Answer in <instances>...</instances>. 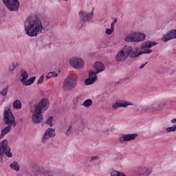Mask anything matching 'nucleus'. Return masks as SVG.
I'll use <instances>...</instances> for the list:
<instances>
[{
    "label": "nucleus",
    "mask_w": 176,
    "mask_h": 176,
    "mask_svg": "<svg viewBox=\"0 0 176 176\" xmlns=\"http://www.w3.org/2000/svg\"><path fill=\"white\" fill-rule=\"evenodd\" d=\"M24 27L27 35L32 38L38 36L43 31L52 30V24L45 22L43 25L42 21L37 16L28 17L25 21Z\"/></svg>",
    "instance_id": "obj_1"
},
{
    "label": "nucleus",
    "mask_w": 176,
    "mask_h": 176,
    "mask_svg": "<svg viewBox=\"0 0 176 176\" xmlns=\"http://www.w3.org/2000/svg\"><path fill=\"white\" fill-rule=\"evenodd\" d=\"M50 102L47 98H43L38 103L36 104L34 107V111L32 122L34 124H39L43 122V112L49 108Z\"/></svg>",
    "instance_id": "obj_2"
},
{
    "label": "nucleus",
    "mask_w": 176,
    "mask_h": 176,
    "mask_svg": "<svg viewBox=\"0 0 176 176\" xmlns=\"http://www.w3.org/2000/svg\"><path fill=\"white\" fill-rule=\"evenodd\" d=\"M78 80V76L66 77L63 83V89L64 91L68 92L74 90L76 87Z\"/></svg>",
    "instance_id": "obj_3"
},
{
    "label": "nucleus",
    "mask_w": 176,
    "mask_h": 176,
    "mask_svg": "<svg viewBox=\"0 0 176 176\" xmlns=\"http://www.w3.org/2000/svg\"><path fill=\"white\" fill-rule=\"evenodd\" d=\"M133 52V47L125 45L124 47L118 52L116 60L118 63L126 61L127 58L130 56V53Z\"/></svg>",
    "instance_id": "obj_4"
},
{
    "label": "nucleus",
    "mask_w": 176,
    "mask_h": 176,
    "mask_svg": "<svg viewBox=\"0 0 176 176\" xmlns=\"http://www.w3.org/2000/svg\"><path fill=\"white\" fill-rule=\"evenodd\" d=\"M10 147L8 146V140H3L0 142V160H3V155L7 157H12Z\"/></svg>",
    "instance_id": "obj_5"
},
{
    "label": "nucleus",
    "mask_w": 176,
    "mask_h": 176,
    "mask_svg": "<svg viewBox=\"0 0 176 176\" xmlns=\"http://www.w3.org/2000/svg\"><path fill=\"white\" fill-rule=\"evenodd\" d=\"M145 38H146V35L144 33L133 32L126 36L124 40L126 42H142V41H145Z\"/></svg>",
    "instance_id": "obj_6"
},
{
    "label": "nucleus",
    "mask_w": 176,
    "mask_h": 176,
    "mask_svg": "<svg viewBox=\"0 0 176 176\" xmlns=\"http://www.w3.org/2000/svg\"><path fill=\"white\" fill-rule=\"evenodd\" d=\"M152 173V168L145 166H138L135 170H132V176H149Z\"/></svg>",
    "instance_id": "obj_7"
},
{
    "label": "nucleus",
    "mask_w": 176,
    "mask_h": 176,
    "mask_svg": "<svg viewBox=\"0 0 176 176\" xmlns=\"http://www.w3.org/2000/svg\"><path fill=\"white\" fill-rule=\"evenodd\" d=\"M2 2L10 12H19L20 8L19 0H2Z\"/></svg>",
    "instance_id": "obj_8"
},
{
    "label": "nucleus",
    "mask_w": 176,
    "mask_h": 176,
    "mask_svg": "<svg viewBox=\"0 0 176 176\" xmlns=\"http://www.w3.org/2000/svg\"><path fill=\"white\" fill-rule=\"evenodd\" d=\"M3 120L6 124H11V126H13L14 127L17 126L14 116H13V113H12V111L9 109L4 111Z\"/></svg>",
    "instance_id": "obj_9"
},
{
    "label": "nucleus",
    "mask_w": 176,
    "mask_h": 176,
    "mask_svg": "<svg viewBox=\"0 0 176 176\" xmlns=\"http://www.w3.org/2000/svg\"><path fill=\"white\" fill-rule=\"evenodd\" d=\"M138 137V133H130V134H123L119 137V142L123 144V142H129V141H134L135 138Z\"/></svg>",
    "instance_id": "obj_10"
},
{
    "label": "nucleus",
    "mask_w": 176,
    "mask_h": 176,
    "mask_svg": "<svg viewBox=\"0 0 176 176\" xmlns=\"http://www.w3.org/2000/svg\"><path fill=\"white\" fill-rule=\"evenodd\" d=\"M97 72H94L93 70L89 71V78H86L85 80V85L86 86H89L90 85H93V83H96V81L97 80Z\"/></svg>",
    "instance_id": "obj_11"
},
{
    "label": "nucleus",
    "mask_w": 176,
    "mask_h": 176,
    "mask_svg": "<svg viewBox=\"0 0 176 176\" xmlns=\"http://www.w3.org/2000/svg\"><path fill=\"white\" fill-rule=\"evenodd\" d=\"M69 64L73 68H76L77 69H80L83 68L85 63L83 60L79 58H72L69 60Z\"/></svg>",
    "instance_id": "obj_12"
},
{
    "label": "nucleus",
    "mask_w": 176,
    "mask_h": 176,
    "mask_svg": "<svg viewBox=\"0 0 176 176\" xmlns=\"http://www.w3.org/2000/svg\"><path fill=\"white\" fill-rule=\"evenodd\" d=\"M129 105H134V104L131 102L119 100L116 101V103L113 104L112 108L113 109L116 110L119 109V108H127Z\"/></svg>",
    "instance_id": "obj_13"
},
{
    "label": "nucleus",
    "mask_w": 176,
    "mask_h": 176,
    "mask_svg": "<svg viewBox=\"0 0 176 176\" xmlns=\"http://www.w3.org/2000/svg\"><path fill=\"white\" fill-rule=\"evenodd\" d=\"M176 38V29L168 31L162 37L163 42H168Z\"/></svg>",
    "instance_id": "obj_14"
},
{
    "label": "nucleus",
    "mask_w": 176,
    "mask_h": 176,
    "mask_svg": "<svg viewBox=\"0 0 176 176\" xmlns=\"http://www.w3.org/2000/svg\"><path fill=\"white\" fill-rule=\"evenodd\" d=\"M51 137H56V131L53 129L48 128L45 131V132L43 136V138H42L43 144H45L46 140H49L50 138H51Z\"/></svg>",
    "instance_id": "obj_15"
},
{
    "label": "nucleus",
    "mask_w": 176,
    "mask_h": 176,
    "mask_svg": "<svg viewBox=\"0 0 176 176\" xmlns=\"http://www.w3.org/2000/svg\"><path fill=\"white\" fill-rule=\"evenodd\" d=\"M80 19L83 23H86L87 21H90L91 19H93V12L87 13L84 11H80L79 12Z\"/></svg>",
    "instance_id": "obj_16"
},
{
    "label": "nucleus",
    "mask_w": 176,
    "mask_h": 176,
    "mask_svg": "<svg viewBox=\"0 0 176 176\" xmlns=\"http://www.w3.org/2000/svg\"><path fill=\"white\" fill-rule=\"evenodd\" d=\"M94 69L96 72V74H100V72L105 71V65L101 62H96L94 65Z\"/></svg>",
    "instance_id": "obj_17"
},
{
    "label": "nucleus",
    "mask_w": 176,
    "mask_h": 176,
    "mask_svg": "<svg viewBox=\"0 0 176 176\" xmlns=\"http://www.w3.org/2000/svg\"><path fill=\"white\" fill-rule=\"evenodd\" d=\"M157 104L158 107V111H163V109H170L171 108V104L167 102H162Z\"/></svg>",
    "instance_id": "obj_18"
},
{
    "label": "nucleus",
    "mask_w": 176,
    "mask_h": 176,
    "mask_svg": "<svg viewBox=\"0 0 176 176\" xmlns=\"http://www.w3.org/2000/svg\"><path fill=\"white\" fill-rule=\"evenodd\" d=\"M10 130H12V126L10 125L7 126L3 129H2L0 134V140H2V138L6 135V134H9Z\"/></svg>",
    "instance_id": "obj_19"
},
{
    "label": "nucleus",
    "mask_w": 176,
    "mask_h": 176,
    "mask_svg": "<svg viewBox=\"0 0 176 176\" xmlns=\"http://www.w3.org/2000/svg\"><path fill=\"white\" fill-rule=\"evenodd\" d=\"M21 78H22V79L21 80V82L23 83L24 82H25V80H27V79H28V73H27V71H25V69H21Z\"/></svg>",
    "instance_id": "obj_20"
},
{
    "label": "nucleus",
    "mask_w": 176,
    "mask_h": 176,
    "mask_svg": "<svg viewBox=\"0 0 176 176\" xmlns=\"http://www.w3.org/2000/svg\"><path fill=\"white\" fill-rule=\"evenodd\" d=\"M138 56H141V54H140V48H135L134 50H132V52L130 53L131 58H135L138 57Z\"/></svg>",
    "instance_id": "obj_21"
},
{
    "label": "nucleus",
    "mask_w": 176,
    "mask_h": 176,
    "mask_svg": "<svg viewBox=\"0 0 176 176\" xmlns=\"http://www.w3.org/2000/svg\"><path fill=\"white\" fill-rule=\"evenodd\" d=\"M35 79H36V77L33 76L30 78L28 80H25V82H22L24 86H31L34 82H35Z\"/></svg>",
    "instance_id": "obj_22"
},
{
    "label": "nucleus",
    "mask_w": 176,
    "mask_h": 176,
    "mask_svg": "<svg viewBox=\"0 0 176 176\" xmlns=\"http://www.w3.org/2000/svg\"><path fill=\"white\" fill-rule=\"evenodd\" d=\"M10 167L14 171H20V165H19V163L16 161L10 164Z\"/></svg>",
    "instance_id": "obj_23"
},
{
    "label": "nucleus",
    "mask_w": 176,
    "mask_h": 176,
    "mask_svg": "<svg viewBox=\"0 0 176 176\" xmlns=\"http://www.w3.org/2000/svg\"><path fill=\"white\" fill-rule=\"evenodd\" d=\"M176 131V125L174 126H170L166 128V129H164L162 131H160V134H166V133H170V131Z\"/></svg>",
    "instance_id": "obj_24"
},
{
    "label": "nucleus",
    "mask_w": 176,
    "mask_h": 176,
    "mask_svg": "<svg viewBox=\"0 0 176 176\" xmlns=\"http://www.w3.org/2000/svg\"><path fill=\"white\" fill-rule=\"evenodd\" d=\"M87 124H89V122H87V120L83 118H80V126L81 129H86V127H87Z\"/></svg>",
    "instance_id": "obj_25"
},
{
    "label": "nucleus",
    "mask_w": 176,
    "mask_h": 176,
    "mask_svg": "<svg viewBox=\"0 0 176 176\" xmlns=\"http://www.w3.org/2000/svg\"><path fill=\"white\" fill-rule=\"evenodd\" d=\"M57 76H58L57 72H51L47 74L46 78L51 79V78H57Z\"/></svg>",
    "instance_id": "obj_26"
},
{
    "label": "nucleus",
    "mask_w": 176,
    "mask_h": 176,
    "mask_svg": "<svg viewBox=\"0 0 176 176\" xmlns=\"http://www.w3.org/2000/svg\"><path fill=\"white\" fill-rule=\"evenodd\" d=\"M111 176H126V174L118 170H112L111 171Z\"/></svg>",
    "instance_id": "obj_27"
},
{
    "label": "nucleus",
    "mask_w": 176,
    "mask_h": 176,
    "mask_svg": "<svg viewBox=\"0 0 176 176\" xmlns=\"http://www.w3.org/2000/svg\"><path fill=\"white\" fill-rule=\"evenodd\" d=\"M8 91H9V85H7L6 87L0 91V95L3 96V97H6L8 96Z\"/></svg>",
    "instance_id": "obj_28"
},
{
    "label": "nucleus",
    "mask_w": 176,
    "mask_h": 176,
    "mask_svg": "<svg viewBox=\"0 0 176 176\" xmlns=\"http://www.w3.org/2000/svg\"><path fill=\"white\" fill-rule=\"evenodd\" d=\"M13 107L16 109H21V102L19 100H16L13 103Z\"/></svg>",
    "instance_id": "obj_29"
},
{
    "label": "nucleus",
    "mask_w": 176,
    "mask_h": 176,
    "mask_svg": "<svg viewBox=\"0 0 176 176\" xmlns=\"http://www.w3.org/2000/svg\"><path fill=\"white\" fill-rule=\"evenodd\" d=\"M93 104V100L91 99H87L86 100L84 101L82 105L85 107L86 108H89V107H91Z\"/></svg>",
    "instance_id": "obj_30"
},
{
    "label": "nucleus",
    "mask_w": 176,
    "mask_h": 176,
    "mask_svg": "<svg viewBox=\"0 0 176 176\" xmlns=\"http://www.w3.org/2000/svg\"><path fill=\"white\" fill-rule=\"evenodd\" d=\"M151 112H159L157 104L153 103L151 104Z\"/></svg>",
    "instance_id": "obj_31"
},
{
    "label": "nucleus",
    "mask_w": 176,
    "mask_h": 176,
    "mask_svg": "<svg viewBox=\"0 0 176 176\" xmlns=\"http://www.w3.org/2000/svg\"><path fill=\"white\" fill-rule=\"evenodd\" d=\"M153 52V50L151 49H144L143 51H140V54H149V53H152Z\"/></svg>",
    "instance_id": "obj_32"
},
{
    "label": "nucleus",
    "mask_w": 176,
    "mask_h": 176,
    "mask_svg": "<svg viewBox=\"0 0 176 176\" xmlns=\"http://www.w3.org/2000/svg\"><path fill=\"white\" fill-rule=\"evenodd\" d=\"M73 131H74V129L72 128V125H70L69 126V128L67 129L65 134L67 136L71 135L72 134Z\"/></svg>",
    "instance_id": "obj_33"
},
{
    "label": "nucleus",
    "mask_w": 176,
    "mask_h": 176,
    "mask_svg": "<svg viewBox=\"0 0 176 176\" xmlns=\"http://www.w3.org/2000/svg\"><path fill=\"white\" fill-rule=\"evenodd\" d=\"M45 124H48L49 126H50V127H52L53 126V117L50 116L45 122Z\"/></svg>",
    "instance_id": "obj_34"
},
{
    "label": "nucleus",
    "mask_w": 176,
    "mask_h": 176,
    "mask_svg": "<svg viewBox=\"0 0 176 176\" xmlns=\"http://www.w3.org/2000/svg\"><path fill=\"white\" fill-rule=\"evenodd\" d=\"M158 43H156L155 41H148V48L151 49V47H153V46H156V45H157Z\"/></svg>",
    "instance_id": "obj_35"
},
{
    "label": "nucleus",
    "mask_w": 176,
    "mask_h": 176,
    "mask_svg": "<svg viewBox=\"0 0 176 176\" xmlns=\"http://www.w3.org/2000/svg\"><path fill=\"white\" fill-rule=\"evenodd\" d=\"M142 111H144V112H148V111H152V109H151V105L149 106H142L141 107Z\"/></svg>",
    "instance_id": "obj_36"
},
{
    "label": "nucleus",
    "mask_w": 176,
    "mask_h": 176,
    "mask_svg": "<svg viewBox=\"0 0 176 176\" xmlns=\"http://www.w3.org/2000/svg\"><path fill=\"white\" fill-rule=\"evenodd\" d=\"M146 48H148V41L142 43L140 45V49H142V50H145V49Z\"/></svg>",
    "instance_id": "obj_37"
},
{
    "label": "nucleus",
    "mask_w": 176,
    "mask_h": 176,
    "mask_svg": "<svg viewBox=\"0 0 176 176\" xmlns=\"http://www.w3.org/2000/svg\"><path fill=\"white\" fill-rule=\"evenodd\" d=\"M56 176H72V175H69L67 173H65L64 171L59 172L56 174Z\"/></svg>",
    "instance_id": "obj_38"
},
{
    "label": "nucleus",
    "mask_w": 176,
    "mask_h": 176,
    "mask_svg": "<svg viewBox=\"0 0 176 176\" xmlns=\"http://www.w3.org/2000/svg\"><path fill=\"white\" fill-rule=\"evenodd\" d=\"M98 159H100V156L94 155L89 160V163H91V162H96V160H98Z\"/></svg>",
    "instance_id": "obj_39"
},
{
    "label": "nucleus",
    "mask_w": 176,
    "mask_h": 176,
    "mask_svg": "<svg viewBox=\"0 0 176 176\" xmlns=\"http://www.w3.org/2000/svg\"><path fill=\"white\" fill-rule=\"evenodd\" d=\"M113 30H115V28H112L111 27L110 29L107 28L105 33L107 34V35H111V34L113 32Z\"/></svg>",
    "instance_id": "obj_40"
},
{
    "label": "nucleus",
    "mask_w": 176,
    "mask_h": 176,
    "mask_svg": "<svg viewBox=\"0 0 176 176\" xmlns=\"http://www.w3.org/2000/svg\"><path fill=\"white\" fill-rule=\"evenodd\" d=\"M43 175L45 176H53V172L50 170H45V172H43Z\"/></svg>",
    "instance_id": "obj_41"
},
{
    "label": "nucleus",
    "mask_w": 176,
    "mask_h": 176,
    "mask_svg": "<svg viewBox=\"0 0 176 176\" xmlns=\"http://www.w3.org/2000/svg\"><path fill=\"white\" fill-rule=\"evenodd\" d=\"M43 75L41 76L37 81V85H42L43 83Z\"/></svg>",
    "instance_id": "obj_42"
},
{
    "label": "nucleus",
    "mask_w": 176,
    "mask_h": 176,
    "mask_svg": "<svg viewBox=\"0 0 176 176\" xmlns=\"http://www.w3.org/2000/svg\"><path fill=\"white\" fill-rule=\"evenodd\" d=\"M34 172L36 173L37 175L42 174V171L41 170V169L38 167L34 168Z\"/></svg>",
    "instance_id": "obj_43"
},
{
    "label": "nucleus",
    "mask_w": 176,
    "mask_h": 176,
    "mask_svg": "<svg viewBox=\"0 0 176 176\" xmlns=\"http://www.w3.org/2000/svg\"><path fill=\"white\" fill-rule=\"evenodd\" d=\"M116 23H118V19H115L111 23V27L112 28H115V24H116Z\"/></svg>",
    "instance_id": "obj_44"
},
{
    "label": "nucleus",
    "mask_w": 176,
    "mask_h": 176,
    "mask_svg": "<svg viewBox=\"0 0 176 176\" xmlns=\"http://www.w3.org/2000/svg\"><path fill=\"white\" fill-rule=\"evenodd\" d=\"M14 69H16V66L14 65V63H13L12 65L9 67V71H10L11 72L14 71Z\"/></svg>",
    "instance_id": "obj_45"
},
{
    "label": "nucleus",
    "mask_w": 176,
    "mask_h": 176,
    "mask_svg": "<svg viewBox=\"0 0 176 176\" xmlns=\"http://www.w3.org/2000/svg\"><path fill=\"white\" fill-rule=\"evenodd\" d=\"M77 27L78 28L80 29V28H83V27H85V25L83 24V23L80 22L77 24Z\"/></svg>",
    "instance_id": "obj_46"
},
{
    "label": "nucleus",
    "mask_w": 176,
    "mask_h": 176,
    "mask_svg": "<svg viewBox=\"0 0 176 176\" xmlns=\"http://www.w3.org/2000/svg\"><path fill=\"white\" fill-rule=\"evenodd\" d=\"M131 64H133V60H128L126 61V65H130Z\"/></svg>",
    "instance_id": "obj_47"
},
{
    "label": "nucleus",
    "mask_w": 176,
    "mask_h": 176,
    "mask_svg": "<svg viewBox=\"0 0 176 176\" xmlns=\"http://www.w3.org/2000/svg\"><path fill=\"white\" fill-rule=\"evenodd\" d=\"M146 64H148V62H146L145 63L141 65L140 66V69H142V68H144V67H145V65H146Z\"/></svg>",
    "instance_id": "obj_48"
},
{
    "label": "nucleus",
    "mask_w": 176,
    "mask_h": 176,
    "mask_svg": "<svg viewBox=\"0 0 176 176\" xmlns=\"http://www.w3.org/2000/svg\"><path fill=\"white\" fill-rule=\"evenodd\" d=\"M74 101L75 102H77L78 101H79V97L76 98L74 100Z\"/></svg>",
    "instance_id": "obj_49"
},
{
    "label": "nucleus",
    "mask_w": 176,
    "mask_h": 176,
    "mask_svg": "<svg viewBox=\"0 0 176 176\" xmlns=\"http://www.w3.org/2000/svg\"><path fill=\"white\" fill-rule=\"evenodd\" d=\"M171 123H176V118L170 120Z\"/></svg>",
    "instance_id": "obj_50"
},
{
    "label": "nucleus",
    "mask_w": 176,
    "mask_h": 176,
    "mask_svg": "<svg viewBox=\"0 0 176 176\" xmlns=\"http://www.w3.org/2000/svg\"><path fill=\"white\" fill-rule=\"evenodd\" d=\"M1 24H2V21H1V19H0V25H1Z\"/></svg>",
    "instance_id": "obj_51"
},
{
    "label": "nucleus",
    "mask_w": 176,
    "mask_h": 176,
    "mask_svg": "<svg viewBox=\"0 0 176 176\" xmlns=\"http://www.w3.org/2000/svg\"><path fill=\"white\" fill-rule=\"evenodd\" d=\"M137 111H140V109H137Z\"/></svg>",
    "instance_id": "obj_52"
},
{
    "label": "nucleus",
    "mask_w": 176,
    "mask_h": 176,
    "mask_svg": "<svg viewBox=\"0 0 176 176\" xmlns=\"http://www.w3.org/2000/svg\"><path fill=\"white\" fill-rule=\"evenodd\" d=\"M65 1H68V0H65Z\"/></svg>",
    "instance_id": "obj_53"
}]
</instances>
